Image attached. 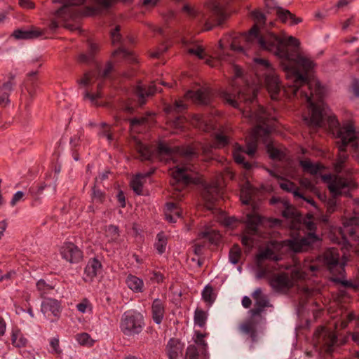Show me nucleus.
<instances>
[{"instance_id":"1","label":"nucleus","mask_w":359,"mask_h":359,"mask_svg":"<svg viewBox=\"0 0 359 359\" xmlns=\"http://www.w3.org/2000/svg\"><path fill=\"white\" fill-rule=\"evenodd\" d=\"M252 25L248 29V43L267 51L280 59L283 69L293 79L290 90L293 96L301 95L304 86L308 90L313 88L315 82L309 81L308 74L313 70L315 63L299 52L300 42L292 36L278 35L271 31L274 22L267 24L266 16L259 9L250 13Z\"/></svg>"},{"instance_id":"2","label":"nucleus","mask_w":359,"mask_h":359,"mask_svg":"<svg viewBox=\"0 0 359 359\" xmlns=\"http://www.w3.org/2000/svg\"><path fill=\"white\" fill-rule=\"evenodd\" d=\"M324 88L319 82L315 83V87L309 90H302L301 95L308 104L309 114L303 116L304 123L312 129L328 127L337 139L338 157L334 163V170L341 172L348 158L346 147L350 145L353 150L358 147L359 133L354 126L348 123L340 127L336 116L333 114L323 102Z\"/></svg>"},{"instance_id":"3","label":"nucleus","mask_w":359,"mask_h":359,"mask_svg":"<svg viewBox=\"0 0 359 359\" xmlns=\"http://www.w3.org/2000/svg\"><path fill=\"white\" fill-rule=\"evenodd\" d=\"M132 144L142 161H151L156 157L166 163L170 161L173 162L175 166L170 170V175L172 177L171 184L175 189L180 190L182 187L189 183L199 182V179L194 176V167L191 163V160L196 155V151L193 147L170 148L163 143H160L157 149L154 151L151 147L142 143L136 137L133 139Z\"/></svg>"},{"instance_id":"4","label":"nucleus","mask_w":359,"mask_h":359,"mask_svg":"<svg viewBox=\"0 0 359 359\" xmlns=\"http://www.w3.org/2000/svg\"><path fill=\"white\" fill-rule=\"evenodd\" d=\"M115 0H90L94 4L93 8H88V11L84 13L78 6L83 4L86 0H53L54 3L59 2L62 4V7L55 13L56 20L51 21L50 27L51 29H57L60 23L72 30L75 31L79 29L77 25H72L67 22L70 20L86 14L95 15L102 9H107L114 3Z\"/></svg>"},{"instance_id":"5","label":"nucleus","mask_w":359,"mask_h":359,"mask_svg":"<svg viewBox=\"0 0 359 359\" xmlns=\"http://www.w3.org/2000/svg\"><path fill=\"white\" fill-rule=\"evenodd\" d=\"M231 0H208L205 4V13L198 11L189 5L183 6V11L201 27V31L210 30L214 23L220 25L229 16L227 6Z\"/></svg>"},{"instance_id":"6","label":"nucleus","mask_w":359,"mask_h":359,"mask_svg":"<svg viewBox=\"0 0 359 359\" xmlns=\"http://www.w3.org/2000/svg\"><path fill=\"white\" fill-rule=\"evenodd\" d=\"M318 241V237L313 232L306 236L285 240L283 241H271L266 248L257 255V262L262 264L266 260L274 263L281 259L282 255L287 250L293 252H302L307 250L311 245Z\"/></svg>"},{"instance_id":"7","label":"nucleus","mask_w":359,"mask_h":359,"mask_svg":"<svg viewBox=\"0 0 359 359\" xmlns=\"http://www.w3.org/2000/svg\"><path fill=\"white\" fill-rule=\"evenodd\" d=\"M252 69L257 76L259 84L252 90L253 97L257 96L259 88L264 83L271 99L278 100L280 93V81L269 61L262 57H255L252 64Z\"/></svg>"},{"instance_id":"8","label":"nucleus","mask_w":359,"mask_h":359,"mask_svg":"<svg viewBox=\"0 0 359 359\" xmlns=\"http://www.w3.org/2000/svg\"><path fill=\"white\" fill-rule=\"evenodd\" d=\"M304 271L309 270L312 273L319 271L320 266L316 263L306 264L304 266ZM305 271L295 267L291 269L290 275L282 272L273 274L269 278V283L272 288L277 292H286L294 283V281L304 278Z\"/></svg>"},{"instance_id":"9","label":"nucleus","mask_w":359,"mask_h":359,"mask_svg":"<svg viewBox=\"0 0 359 359\" xmlns=\"http://www.w3.org/2000/svg\"><path fill=\"white\" fill-rule=\"evenodd\" d=\"M230 72L233 74L230 84L233 93H224L223 97L226 101L235 108H239L240 104L247 101L246 80L242 69L237 65H230Z\"/></svg>"},{"instance_id":"10","label":"nucleus","mask_w":359,"mask_h":359,"mask_svg":"<svg viewBox=\"0 0 359 359\" xmlns=\"http://www.w3.org/2000/svg\"><path fill=\"white\" fill-rule=\"evenodd\" d=\"M250 101L252 106L248 107V121L255 124L253 129V135L257 137H266L273 129V118L271 114L265 110L263 106L259 104H254L253 100L248 97V102Z\"/></svg>"},{"instance_id":"11","label":"nucleus","mask_w":359,"mask_h":359,"mask_svg":"<svg viewBox=\"0 0 359 359\" xmlns=\"http://www.w3.org/2000/svg\"><path fill=\"white\" fill-rule=\"evenodd\" d=\"M252 297L255 301V307L251 310V318L248 320V337L255 341L257 338V330L263 320L261 313L265 307L269 306V302L268 297L263 294L260 288H257L253 292Z\"/></svg>"},{"instance_id":"12","label":"nucleus","mask_w":359,"mask_h":359,"mask_svg":"<svg viewBox=\"0 0 359 359\" xmlns=\"http://www.w3.org/2000/svg\"><path fill=\"white\" fill-rule=\"evenodd\" d=\"M246 43L247 35L245 33L225 35L219 41L221 49V52L219 53V60L231 62L230 55L229 53H226L224 50L227 46H230L231 50L235 53L245 55L244 48Z\"/></svg>"},{"instance_id":"13","label":"nucleus","mask_w":359,"mask_h":359,"mask_svg":"<svg viewBox=\"0 0 359 359\" xmlns=\"http://www.w3.org/2000/svg\"><path fill=\"white\" fill-rule=\"evenodd\" d=\"M144 326L143 316L135 310H128L121 317L119 327L125 336L134 337L139 334Z\"/></svg>"},{"instance_id":"14","label":"nucleus","mask_w":359,"mask_h":359,"mask_svg":"<svg viewBox=\"0 0 359 359\" xmlns=\"http://www.w3.org/2000/svg\"><path fill=\"white\" fill-rule=\"evenodd\" d=\"M248 241L250 235H257L264 237L265 229L267 227L273 228L280 226L282 221L279 219L263 217L258 214H248ZM250 244L248 243V246Z\"/></svg>"},{"instance_id":"15","label":"nucleus","mask_w":359,"mask_h":359,"mask_svg":"<svg viewBox=\"0 0 359 359\" xmlns=\"http://www.w3.org/2000/svg\"><path fill=\"white\" fill-rule=\"evenodd\" d=\"M343 224L341 233L344 241L347 243L350 241L359 243V215L346 218Z\"/></svg>"},{"instance_id":"16","label":"nucleus","mask_w":359,"mask_h":359,"mask_svg":"<svg viewBox=\"0 0 359 359\" xmlns=\"http://www.w3.org/2000/svg\"><path fill=\"white\" fill-rule=\"evenodd\" d=\"M222 180L223 177L216 182L208 184L205 187L202 196L206 203L207 208L212 209L215 201L222 196Z\"/></svg>"},{"instance_id":"17","label":"nucleus","mask_w":359,"mask_h":359,"mask_svg":"<svg viewBox=\"0 0 359 359\" xmlns=\"http://www.w3.org/2000/svg\"><path fill=\"white\" fill-rule=\"evenodd\" d=\"M353 186L351 180L337 177L330 183L328 189L333 196L336 197L340 195H347Z\"/></svg>"},{"instance_id":"18","label":"nucleus","mask_w":359,"mask_h":359,"mask_svg":"<svg viewBox=\"0 0 359 359\" xmlns=\"http://www.w3.org/2000/svg\"><path fill=\"white\" fill-rule=\"evenodd\" d=\"M63 259L70 263H78L83 258L81 250L72 243H65L60 250Z\"/></svg>"},{"instance_id":"19","label":"nucleus","mask_w":359,"mask_h":359,"mask_svg":"<svg viewBox=\"0 0 359 359\" xmlns=\"http://www.w3.org/2000/svg\"><path fill=\"white\" fill-rule=\"evenodd\" d=\"M229 142L228 135L224 130H218L215 135L213 144H202L201 145L202 152L205 156H210L213 148H222Z\"/></svg>"},{"instance_id":"20","label":"nucleus","mask_w":359,"mask_h":359,"mask_svg":"<svg viewBox=\"0 0 359 359\" xmlns=\"http://www.w3.org/2000/svg\"><path fill=\"white\" fill-rule=\"evenodd\" d=\"M185 97L196 104H207L210 100V91L206 88H200L195 92L189 90L185 94Z\"/></svg>"},{"instance_id":"21","label":"nucleus","mask_w":359,"mask_h":359,"mask_svg":"<svg viewBox=\"0 0 359 359\" xmlns=\"http://www.w3.org/2000/svg\"><path fill=\"white\" fill-rule=\"evenodd\" d=\"M102 264L97 259H90L85 268L83 278L85 281H92L95 277L102 273Z\"/></svg>"},{"instance_id":"22","label":"nucleus","mask_w":359,"mask_h":359,"mask_svg":"<svg viewBox=\"0 0 359 359\" xmlns=\"http://www.w3.org/2000/svg\"><path fill=\"white\" fill-rule=\"evenodd\" d=\"M182 215V209L176 203H167L165 208V217L167 221L175 223Z\"/></svg>"},{"instance_id":"23","label":"nucleus","mask_w":359,"mask_h":359,"mask_svg":"<svg viewBox=\"0 0 359 359\" xmlns=\"http://www.w3.org/2000/svg\"><path fill=\"white\" fill-rule=\"evenodd\" d=\"M276 15L283 23H287L289 22L290 25H297L302 22V18H297L290 11L282 7L278 8Z\"/></svg>"},{"instance_id":"24","label":"nucleus","mask_w":359,"mask_h":359,"mask_svg":"<svg viewBox=\"0 0 359 359\" xmlns=\"http://www.w3.org/2000/svg\"><path fill=\"white\" fill-rule=\"evenodd\" d=\"M154 170L152 169L149 172L145 173H138L130 181V187L136 193L137 195H141L142 194V187L144 181L146 177L150 176Z\"/></svg>"},{"instance_id":"25","label":"nucleus","mask_w":359,"mask_h":359,"mask_svg":"<svg viewBox=\"0 0 359 359\" xmlns=\"http://www.w3.org/2000/svg\"><path fill=\"white\" fill-rule=\"evenodd\" d=\"M152 318L156 324H160L164 317L165 305L162 300L156 299L151 306Z\"/></svg>"},{"instance_id":"26","label":"nucleus","mask_w":359,"mask_h":359,"mask_svg":"<svg viewBox=\"0 0 359 359\" xmlns=\"http://www.w3.org/2000/svg\"><path fill=\"white\" fill-rule=\"evenodd\" d=\"M183 345L178 339H171L169 340L166 351L170 359H177L182 353Z\"/></svg>"},{"instance_id":"27","label":"nucleus","mask_w":359,"mask_h":359,"mask_svg":"<svg viewBox=\"0 0 359 359\" xmlns=\"http://www.w3.org/2000/svg\"><path fill=\"white\" fill-rule=\"evenodd\" d=\"M191 122L194 127L205 132H210L214 129L213 123L199 114L194 115Z\"/></svg>"},{"instance_id":"28","label":"nucleus","mask_w":359,"mask_h":359,"mask_svg":"<svg viewBox=\"0 0 359 359\" xmlns=\"http://www.w3.org/2000/svg\"><path fill=\"white\" fill-rule=\"evenodd\" d=\"M42 35V32L37 29H16L12 36L16 39L29 40L36 39Z\"/></svg>"},{"instance_id":"29","label":"nucleus","mask_w":359,"mask_h":359,"mask_svg":"<svg viewBox=\"0 0 359 359\" xmlns=\"http://www.w3.org/2000/svg\"><path fill=\"white\" fill-rule=\"evenodd\" d=\"M128 287L135 293H142L144 290V281L139 277L129 274L126 279Z\"/></svg>"},{"instance_id":"30","label":"nucleus","mask_w":359,"mask_h":359,"mask_svg":"<svg viewBox=\"0 0 359 359\" xmlns=\"http://www.w3.org/2000/svg\"><path fill=\"white\" fill-rule=\"evenodd\" d=\"M157 90L154 85H150L147 89L143 85L138 84L135 89V93L138 97V102L140 105L145 103V97L154 95Z\"/></svg>"},{"instance_id":"31","label":"nucleus","mask_w":359,"mask_h":359,"mask_svg":"<svg viewBox=\"0 0 359 359\" xmlns=\"http://www.w3.org/2000/svg\"><path fill=\"white\" fill-rule=\"evenodd\" d=\"M189 53L196 55L200 59H205V63L211 67H215L217 61L210 57L206 58V53L200 45H194L187 49Z\"/></svg>"},{"instance_id":"32","label":"nucleus","mask_w":359,"mask_h":359,"mask_svg":"<svg viewBox=\"0 0 359 359\" xmlns=\"http://www.w3.org/2000/svg\"><path fill=\"white\" fill-rule=\"evenodd\" d=\"M13 76H11L9 80L2 85L0 88V104L6 106L9 102V94L13 90L14 83L13 82Z\"/></svg>"},{"instance_id":"33","label":"nucleus","mask_w":359,"mask_h":359,"mask_svg":"<svg viewBox=\"0 0 359 359\" xmlns=\"http://www.w3.org/2000/svg\"><path fill=\"white\" fill-rule=\"evenodd\" d=\"M41 311L44 314L50 312L54 316H57L60 313V304L58 301L54 299L44 300L41 304Z\"/></svg>"},{"instance_id":"34","label":"nucleus","mask_w":359,"mask_h":359,"mask_svg":"<svg viewBox=\"0 0 359 359\" xmlns=\"http://www.w3.org/2000/svg\"><path fill=\"white\" fill-rule=\"evenodd\" d=\"M257 139H262L266 144V151L269 156L272 159H281L283 157V152L274 147L272 142L269 141V134L266 137H257L254 135Z\"/></svg>"},{"instance_id":"35","label":"nucleus","mask_w":359,"mask_h":359,"mask_svg":"<svg viewBox=\"0 0 359 359\" xmlns=\"http://www.w3.org/2000/svg\"><path fill=\"white\" fill-rule=\"evenodd\" d=\"M222 224L230 229H239L243 232L247 229V223L234 217H225Z\"/></svg>"},{"instance_id":"36","label":"nucleus","mask_w":359,"mask_h":359,"mask_svg":"<svg viewBox=\"0 0 359 359\" xmlns=\"http://www.w3.org/2000/svg\"><path fill=\"white\" fill-rule=\"evenodd\" d=\"M246 154L247 151L238 144L234 146L233 150V159L236 163L242 165L245 168H247V162L245 160Z\"/></svg>"},{"instance_id":"37","label":"nucleus","mask_w":359,"mask_h":359,"mask_svg":"<svg viewBox=\"0 0 359 359\" xmlns=\"http://www.w3.org/2000/svg\"><path fill=\"white\" fill-rule=\"evenodd\" d=\"M299 164L304 172H309L311 175L317 174L323 168L321 164L313 163L308 159L300 161Z\"/></svg>"},{"instance_id":"38","label":"nucleus","mask_w":359,"mask_h":359,"mask_svg":"<svg viewBox=\"0 0 359 359\" xmlns=\"http://www.w3.org/2000/svg\"><path fill=\"white\" fill-rule=\"evenodd\" d=\"M88 51L89 53L88 54L82 53L79 55V60L81 62H90L93 55L98 50V45L93 41L92 40H89L88 41Z\"/></svg>"},{"instance_id":"39","label":"nucleus","mask_w":359,"mask_h":359,"mask_svg":"<svg viewBox=\"0 0 359 359\" xmlns=\"http://www.w3.org/2000/svg\"><path fill=\"white\" fill-rule=\"evenodd\" d=\"M187 105L182 100L175 101L173 104H168L165 107V111L168 114H178L184 111Z\"/></svg>"},{"instance_id":"40","label":"nucleus","mask_w":359,"mask_h":359,"mask_svg":"<svg viewBox=\"0 0 359 359\" xmlns=\"http://www.w3.org/2000/svg\"><path fill=\"white\" fill-rule=\"evenodd\" d=\"M199 236L201 238L208 240L212 244H216L221 238V235L217 231L212 229H207L201 231L199 234Z\"/></svg>"},{"instance_id":"41","label":"nucleus","mask_w":359,"mask_h":359,"mask_svg":"<svg viewBox=\"0 0 359 359\" xmlns=\"http://www.w3.org/2000/svg\"><path fill=\"white\" fill-rule=\"evenodd\" d=\"M280 188L286 191L287 192L292 193L295 198L297 197H303V194L299 192V188L296 186V184L289 180H285L280 183Z\"/></svg>"},{"instance_id":"42","label":"nucleus","mask_w":359,"mask_h":359,"mask_svg":"<svg viewBox=\"0 0 359 359\" xmlns=\"http://www.w3.org/2000/svg\"><path fill=\"white\" fill-rule=\"evenodd\" d=\"M202 299L203 300L210 306L216 299V294L214 292V289L212 286L206 285L202 291Z\"/></svg>"},{"instance_id":"43","label":"nucleus","mask_w":359,"mask_h":359,"mask_svg":"<svg viewBox=\"0 0 359 359\" xmlns=\"http://www.w3.org/2000/svg\"><path fill=\"white\" fill-rule=\"evenodd\" d=\"M168 238L163 232H160L156 236V241L154 244L155 248L159 254H163L166 250Z\"/></svg>"},{"instance_id":"44","label":"nucleus","mask_w":359,"mask_h":359,"mask_svg":"<svg viewBox=\"0 0 359 359\" xmlns=\"http://www.w3.org/2000/svg\"><path fill=\"white\" fill-rule=\"evenodd\" d=\"M11 340L12 344L16 347H22L27 344V339L19 330H13Z\"/></svg>"},{"instance_id":"45","label":"nucleus","mask_w":359,"mask_h":359,"mask_svg":"<svg viewBox=\"0 0 359 359\" xmlns=\"http://www.w3.org/2000/svg\"><path fill=\"white\" fill-rule=\"evenodd\" d=\"M322 331L323 332V343L327 346V351H330L331 348L337 342V338L332 332H326L325 329H322Z\"/></svg>"},{"instance_id":"46","label":"nucleus","mask_w":359,"mask_h":359,"mask_svg":"<svg viewBox=\"0 0 359 359\" xmlns=\"http://www.w3.org/2000/svg\"><path fill=\"white\" fill-rule=\"evenodd\" d=\"M280 208H283L281 215L283 217L293 219L297 217L296 210L288 202H281Z\"/></svg>"},{"instance_id":"47","label":"nucleus","mask_w":359,"mask_h":359,"mask_svg":"<svg viewBox=\"0 0 359 359\" xmlns=\"http://www.w3.org/2000/svg\"><path fill=\"white\" fill-rule=\"evenodd\" d=\"M208 314L205 311L197 309L194 313V323L200 327H203L205 325Z\"/></svg>"},{"instance_id":"48","label":"nucleus","mask_w":359,"mask_h":359,"mask_svg":"<svg viewBox=\"0 0 359 359\" xmlns=\"http://www.w3.org/2000/svg\"><path fill=\"white\" fill-rule=\"evenodd\" d=\"M105 233L109 242H118L119 233L117 226L114 225L108 226L105 229Z\"/></svg>"},{"instance_id":"49","label":"nucleus","mask_w":359,"mask_h":359,"mask_svg":"<svg viewBox=\"0 0 359 359\" xmlns=\"http://www.w3.org/2000/svg\"><path fill=\"white\" fill-rule=\"evenodd\" d=\"M203 338L204 335L198 332L193 345H196L198 351L201 352V355H205L207 351V343L205 341Z\"/></svg>"},{"instance_id":"50","label":"nucleus","mask_w":359,"mask_h":359,"mask_svg":"<svg viewBox=\"0 0 359 359\" xmlns=\"http://www.w3.org/2000/svg\"><path fill=\"white\" fill-rule=\"evenodd\" d=\"M76 341L82 346H91L94 341L91 339L90 334L86 332L77 334L75 337Z\"/></svg>"},{"instance_id":"51","label":"nucleus","mask_w":359,"mask_h":359,"mask_svg":"<svg viewBox=\"0 0 359 359\" xmlns=\"http://www.w3.org/2000/svg\"><path fill=\"white\" fill-rule=\"evenodd\" d=\"M241 255V250L238 245H234L229 251V261L236 264L238 263Z\"/></svg>"},{"instance_id":"52","label":"nucleus","mask_w":359,"mask_h":359,"mask_svg":"<svg viewBox=\"0 0 359 359\" xmlns=\"http://www.w3.org/2000/svg\"><path fill=\"white\" fill-rule=\"evenodd\" d=\"M50 348L49 352L56 355H60L62 353V350L60 347V341L57 337H53L49 340Z\"/></svg>"},{"instance_id":"53","label":"nucleus","mask_w":359,"mask_h":359,"mask_svg":"<svg viewBox=\"0 0 359 359\" xmlns=\"http://www.w3.org/2000/svg\"><path fill=\"white\" fill-rule=\"evenodd\" d=\"M36 288L40 292L41 296H43L44 294L49 293L53 289L50 285L47 284L45 280L42 279L39 280L36 283Z\"/></svg>"},{"instance_id":"54","label":"nucleus","mask_w":359,"mask_h":359,"mask_svg":"<svg viewBox=\"0 0 359 359\" xmlns=\"http://www.w3.org/2000/svg\"><path fill=\"white\" fill-rule=\"evenodd\" d=\"M121 56L124 58L128 59L132 62H135L136 59L135 57L132 55L131 52L123 48H119L117 50H114L113 53V56Z\"/></svg>"},{"instance_id":"55","label":"nucleus","mask_w":359,"mask_h":359,"mask_svg":"<svg viewBox=\"0 0 359 359\" xmlns=\"http://www.w3.org/2000/svg\"><path fill=\"white\" fill-rule=\"evenodd\" d=\"M92 304L87 299H83L80 303L76 304L77 310L81 313H85L87 312H92Z\"/></svg>"},{"instance_id":"56","label":"nucleus","mask_w":359,"mask_h":359,"mask_svg":"<svg viewBox=\"0 0 359 359\" xmlns=\"http://www.w3.org/2000/svg\"><path fill=\"white\" fill-rule=\"evenodd\" d=\"M201 352L198 351L196 345H189L186 351L185 359H198Z\"/></svg>"},{"instance_id":"57","label":"nucleus","mask_w":359,"mask_h":359,"mask_svg":"<svg viewBox=\"0 0 359 359\" xmlns=\"http://www.w3.org/2000/svg\"><path fill=\"white\" fill-rule=\"evenodd\" d=\"M100 89H101V85L98 84L97 93H91L88 91H86L84 93V98L89 99L92 104H96L97 99L100 97Z\"/></svg>"},{"instance_id":"58","label":"nucleus","mask_w":359,"mask_h":359,"mask_svg":"<svg viewBox=\"0 0 359 359\" xmlns=\"http://www.w3.org/2000/svg\"><path fill=\"white\" fill-rule=\"evenodd\" d=\"M111 39L112 43L114 45L120 42L121 36L119 25H116L115 28L111 31Z\"/></svg>"},{"instance_id":"59","label":"nucleus","mask_w":359,"mask_h":359,"mask_svg":"<svg viewBox=\"0 0 359 359\" xmlns=\"http://www.w3.org/2000/svg\"><path fill=\"white\" fill-rule=\"evenodd\" d=\"M95 78V74L91 72L85 74L84 76L80 80L79 84L83 86H88L93 83Z\"/></svg>"},{"instance_id":"60","label":"nucleus","mask_w":359,"mask_h":359,"mask_svg":"<svg viewBox=\"0 0 359 359\" xmlns=\"http://www.w3.org/2000/svg\"><path fill=\"white\" fill-rule=\"evenodd\" d=\"M300 185L305 188L307 190H309L311 191H314L316 189L315 185L313 184V182L308 178H302L299 181Z\"/></svg>"},{"instance_id":"61","label":"nucleus","mask_w":359,"mask_h":359,"mask_svg":"<svg viewBox=\"0 0 359 359\" xmlns=\"http://www.w3.org/2000/svg\"><path fill=\"white\" fill-rule=\"evenodd\" d=\"M147 123V117L134 118L130 120V126L135 128L137 126H143Z\"/></svg>"},{"instance_id":"62","label":"nucleus","mask_w":359,"mask_h":359,"mask_svg":"<svg viewBox=\"0 0 359 359\" xmlns=\"http://www.w3.org/2000/svg\"><path fill=\"white\" fill-rule=\"evenodd\" d=\"M265 7L269 10L278 11V8H281L278 6V2L276 0H264Z\"/></svg>"},{"instance_id":"63","label":"nucleus","mask_w":359,"mask_h":359,"mask_svg":"<svg viewBox=\"0 0 359 359\" xmlns=\"http://www.w3.org/2000/svg\"><path fill=\"white\" fill-rule=\"evenodd\" d=\"M24 196V193L21 191H17L13 196L11 201V205L15 206L17 203H18L20 200L22 199Z\"/></svg>"},{"instance_id":"64","label":"nucleus","mask_w":359,"mask_h":359,"mask_svg":"<svg viewBox=\"0 0 359 359\" xmlns=\"http://www.w3.org/2000/svg\"><path fill=\"white\" fill-rule=\"evenodd\" d=\"M103 197L104 196L101 191L95 189H93L92 198L94 202L101 203Z\"/></svg>"}]
</instances>
